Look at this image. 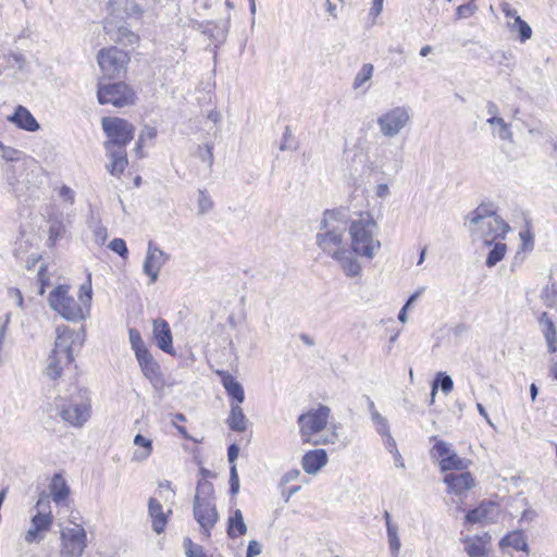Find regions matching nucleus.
I'll return each mask as SVG.
<instances>
[{"label": "nucleus", "mask_w": 557, "mask_h": 557, "mask_svg": "<svg viewBox=\"0 0 557 557\" xmlns=\"http://www.w3.org/2000/svg\"><path fill=\"white\" fill-rule=\"evenodd\" d=\"M114 11H123L128 17L138 18L148 7L147 0H113Z\"/></svg>", "instance_id": "24"}, {"label": "nucleus", "mask_w": 557, "mask_h": 557, "mask_svg": "<svg viewBox=\"0 0 557 557\" xmlns=\"http://www.w3.org/2000/svg\"><path fill=\"white\" fill-rule=\"evenodd\" d=\"M502 11L508 21H515L517 16H520L516 9H513L509 3L502 4Z\"/></svg>", "instance_id": "61"}, {"label": "nucleus", "mask_w": 557, "mask_h": 557, "mask_svg": "<svg viewBox=\"0 0 557 557\" xmlns=\"http://www.w3.org/2000/svg\"><path fill=\"white\" fill-rule=\"evenodd\" d=\"M137 362L141 369L144 376L149 380V382L158 387L163 384V379L160 370L159 363L156 361L153 356L147 349L141 351L140 354L135 356Z\"/></svg>", "instance_id": "16"}, {"label": "nucleus", "mask_w": 557, "mask_h": 557, "mask_svg": "<svg viewBox=\"0 0 557 557\" xmlns=\"http://www.w3.org/2000/svg\"><path fill=\"white\" fill-rule=\"evenodd\" d=\"M87 547V533L81 524L61 531V556L82 557Z\"/></svg>", "instance_id": "11"}, {"label": "nucleus", "mask_w": 557, "mask_h": 557, "mask_svg": "<svg viewBox=\"0 0 557 557\" xmlns=\"http://www.w3.org/2000/svg\"><path fill=\"white\" fill-rule=\"evenodd\" d=\"M290 139H292V129L289 126H286L285 132L283 134L282 143L280 145V150L284 151V150L293 149V146L289 143Z\"/></svg>", "instance_id": "57"}, {"label": "nucleus", "mask_w": 557, "mask_h": 557, "mask_svg": "<svg viewBox=\"0 0 557 557\" xmlns=\"http://www.w3.org/2000/svg\"><path fill=\"white\" fill-rule=\"evenodd\" d=\"M109 248L116 252L120 257L126 258L128 250L124 239L114 238L109 243Z\"/></svg>", "instance_id": "52"}, {"label": "nucleus", "mask_w": 557, "mask_h": 557, "mask_svg": "<svg viewBox=\"0 0 557 557\" xmlns=\"http://www.w3.org/2000/svg\"><path fill=\"white\" fill-rule=\"evenodd\" d=\"M327 462V454L324 449H313L306 453L301 459V466L306 473H318Z\"/></svg>", "instance_id": "20"}, {"label": "nucleus", "mask_w": 557, "mask_h": 557, "mask_svg": "<svg viewBox=\"0 0 557 557\" xmlns=\"http://www.w3.org/2000/svg\"><path fill=\"white\" fill-rule=\"evenodd\" d=\"M104 34L109 37L110 41L123 46H134L139 41L138 35L133 33L125 25L117 26L112 18H108L103 25Z\"/></svg>", "instance_id": "15"}, {"label": "nucleus", "mask_w": 557, "mask_h": 557, "mask_svg": "<svg viewBox=\"0 0 557 557\" xmlns=\"http://www.w3.org/2000/svg\"><path fill=\"white\" fill-rule=\"evenodd\" d=\"M156 136H157V129L154 127L145 126L144 129L141 131L138 141H137V150L141 149L144 141L146 139H153Z\"/></svg>", "instance_id": "54"}, {"label": "nucleus", "mask_w": 557, "mask_h": 557, "mask_svg": "<svg viewBox=\"0 0 557 557\" xmlns=\"http://www.w3.org/2000/svg\"><path fill=\"white\" fill-rule=\"evenodd\" d=\"M377 224L368 212L361 213L359 219L352 220L348 225L351 239V250L355 255L373 259L381 248V243L375 238Z\"/></svg>", "instance_id": "2"}, {"label": "nucleus", "mask_w": 557, "mask_h": 557, "mask_svg": "<svg viewBox=\"0 0 557 557\" xmlns=\"http://www.w3.org/2000/svg\"><path fill=\"white\" fill-rule=\"evenodd\" d=\"M97 98L101 104L121 108L135 102L134 90L125 83L98 84Z\"/></svg>", "instance_id": "9"}, {"label": "nucleus", "mask_w": 557, "mask_h": 557, "mask_svg": "<svg viewBox=\"0 0 557 557\" xmlns=\"http://www.w3.org/2000/svg\"><path fill=\"white\" fill-rule=\"evenodd\" d=\"M478 11V5L474 0H470L469 2L459 5L456 9L457 18H467L472 16Z\"/></svg>", "instance_id": "48"}, {"label": "nucleus", "mask_w": 557, "mask_h": 557, "mask_svg": "<svg viewBox=\"0 0 557 557\" xmlns=\"http://www.w3.org/2000/svg\"><path fill=\"white\" fill-rule=\"evenodd\" d=\"M433 449L435 450L437 456L441 457V459L445 458L446 456H448L451 453L449 445L444 441H437L435 443Z\"/></svg>", "instance_id": "55"}, {"label": "nucleus", "mask_w": 557, "mask_h": 557, "mask_svg": "<svg viewBox=\"0 0 557 557\" xmlns=\"http://www.w3.org/2000/svg\"><path fill=\"white\" fill-rule=\"evenodd\" d=\"M49 245L53 246L55 242L63 237L65 233V227L60 220H52L49 225Z\"/></svg>", "instance_id": "41"}, {"label": "nucleus", "mask_w": 557, "mask_h": 557, "mask_svg": "<svg viewBox=\"0 0 557 557\" xmlns=\"http://www.w3.org/2000/svg\"><path fill=\"white\" fill-rule=\"evenodd\" d=\"M94 236H95V242L98 245H103L108 237L107 228L102 225H97L94 228Z\"/></svg>", "instance_id": "56"}, {"label": "nucleus", "mask_w": 557, "mask_h": 557, "mask_svg": "<svg viewBox=\"0 0 557 557\" xmlns=\"http://www.w3.org/2000/svg\"><path fill=\"white\" fill-rule=\"evenodd\" d=\"M84 337L79 332L71 330L69 326L57 327V338L52 354L49 356L46 374L57 380L61 376L63 366L74 361L73 346L78 342L83 345Z\"/></svg>", "instance_id": "3"}, {"label": "nucleus", "mask_w": 557, "mask_h": 557, "mask_svg": "<svg viewBox=\"0 0 557 557\" xmlns=\"http://www.w3.org/2000/svg\"><path fill=\"white\" fill-rule=\"evenodd\" d=\"M506 249H507V247L505 244L496 243L493 246V248L490 250L486 261H485V264L488 268L496 265L505 257Z\"/></svg>", "instance_id": "38"}, {"label": "nucleus", "mask_w": 557, "mask_h": 557, "mask_svg": "<svg viewBox=\"0 0 557 557\" xmlns=\"http://www.w3.org/2000/svg\"><path fill=\"white\" fill-rule=\"evenodd\" d=\"M352 253V250L350 251L347 248H345L332 257L335 261L339 263L346 276L349 277L359 276L361 273V265Z\"/></svg>", "instance_id": "21"}, {"label": "nucleus", "mask_w": 557, "mask_h": 557, "mask_svg": "<svg viewBox=\"0 0 557 557\" xmlns=\"http://www.w3.org/2000/svg\"><path fill=\"white\" fill-rule=\"evenodd\" d=\"M330 411L327 406L320 405L317 409L299 416L298 424L304 443H310L312 445L334 443V440L337 437L335 432H333L331 436H318L327 424Z\"/></svg>", "instance_id": "6"}, {"label": "nucleus", "mask_w": 557, "mask_h": 557, "mask_svg": "<svg viewBox=\"0 0 557 557\" xmlns=\"http://www.w3.org/2000/svg\"><path fill=\"white\" fill-rule=\"evenodd\" d=\"M134 444L136 446L143 447L144 451L134 453V459L138 461L146 460L152 453V441L145 437L141 434H137L134 437Z\"/></svg>", "instance_id": "37"}, {"label": "nucleus", "mask_w": 557, "mask_h": 557, "mask_svg": "<svg viewBox=\"0 0 557 557\" xmlns=\"http://www.w3.org/2000/svg\"><path fill=\"white\" fill-rule=\"evenodd\" d=\"M382 440H383L385 448L391 454H394V453H396V450H398L397 449V445H396V441L392 436L391 432H388L387 435H382Z\"/></svg>", "instance_id": "59"}, {"label": "nucleus", "mask_w": 557, "mask_h": 557, "mask_svg": "<svg viewBox=\"0 0 557 557\" xmlns=\"http://www.w3.org/2000/svg\"><path fill=\"white\" fill-rule=\"evenodd\" d=\"M228 24L230 18L221 23L211 21V23H209V27L203 30V35L218 44H222L226 39L228 33Z\"/></svg>", "instance_id": "30"}, {"label": "nucleus", "mask_w": 557, "mask_h": 557, "mask_svg": "<svg viewBox=\"0 0 557 557\" xmlns=\"http://www.w3.org/2000/svg\"><path fill=\"white\" fill-rule=\"evenodd\" d=\"M59 414L64 422L81 428L90 417V403L87 398L81 401L71 399L66 406L62 407Z\"/></svg>", "instance_id": "13"}, {"label": "nucleus", "mask_w": 557, "mask_h": 557, "mask_svg": "<svg viewBox=\"0 0 557 557\" xmlns=\"http://www.w3.org/2000/svg\"><path fill=\"white\" fill-rule=\"evenodd\" d=\"M79 301L84 305L86 308V311H89L90 309V301L92 297V290H91V274L88 273L87 282L83 284L79 288Z\"/></svg>", "instance_id": "42"}, {"label": "nucleus", "mask_w": 557, "mask_h": 557, "mask_svg": "<svg viewBox=\"0 0 557 557\" xmlns=\"http://www.w3.org/2000/svg\"><path fill=\"white\" fill-rule=\"evenodd\" d=\"M410 122L409 109L405 106L394 107L382 113L376 123L384 137H396Z\"/></svg>", "instance_id": "10"}, {"label": "nucleus", "mask_w": 557, "mask_h": 557, "mask_svg": "<svg viewBox=\"0 0 557 557\" xmlns=\"http://www.w3.org/2000/svg\"><path fill=\"white\" fill-rule=\"evenodd\" d=\"M374 67L371 63H366L362 65L361 70L357 73L352 87L354 89L361 88L367 82L372 78Z\"/></svg>", "instance_id": "39"}, {"label": "nucleus", "mask_w": 557, "mask_h": 557, "mask_svg": "<svg viewBox=\"0 0 557 557\" xmlns=\"http://www.w3.org/2000/svg\"><path fill=\"white\" fill-rule=\"evenodd\" d=\"M491 126L494 127L493 134L498 136L502 140H511L512 133L510 131V125L504 121V119L499 116L488 117L486 121Z\"/></svg>", "instance_id": "36"}, {"label": "nucleus", "mask_w": 557, "mask_h": 557, "mask_svg": "<svg viewBox=\"0 0 557 557\" xmlns=\"http://www.w3.org/2000/svg\"><path fill=\"white\" fill-rule=\"evenodd\" d=\"M184 546L187 547V557H208L202 546L193 544V542L189 539L185 540Z\"/></svg>", "instance_id": "51"}, {"label": "nucleus", "mask_w": 557, "mask_h": 557, "mask_svg": "<svg viewBox=\"0 0 557 557\" xmlns=\"http://www.w3.org/2000/svg\"><path fill=\"white\" fill-rule=\"evenodd\" d=\"M51 523L52 518L50 515L37 513L32 518V525L35 528V530H48Z\"/></svg>", "instance_id": "47"}, {"label": "nucleus", "mask_w": 557, "mask_h": 557, "mask_svg": "<svg viewBox=\"0 0 557 557\" xmlns=\"http://www.w3.org/2000/svg\"><path fill=\"white\" fill-rule=\"evenodd\" d=\"M60 196L65 200H69L71 203L74 201V191L67 186H62L60 189Z\"/></svg>", "instance_id": "63"}, {"label": "nucleus", "mask_w": 557, "mask_h": 557, "mask_svg": "<svg viewBox=\"0 0 557 557\" xmlns=\"http://www.w3.org/2000/svg\"><path fill=\"white\" fill-rule=\"evenodd\" d=\"M9 63L12 67L18 72H24L26 69L27 61L25 57L20 52H13L9 55Z\"/></svg>", "instance_id": "50"}, {"label": "nucleus", "mask_w": 557, "mask_h": 557, "mask_svg": "<svg viewBox=\"0 0 557 557\" xmlns=\"http://www.w3.org/2000/svg\"><path fill=\"white\" fill-rule=\"evenodd\" d=\"M222 379V384L227 393V395L237 401L238 405L243 404L245 400V392L243 385L236 381V379L227 372L218 371Z\"/></svg>", "instance_id": "25"}, {"label": "nucleus", "mask_w": 557, "mask_h": 557, "mask_svg": "<svg viewBox=\"0 0 557 557\" xmlns=\"http://www.w3.org/2000/svg\"><path fill=\"white\" fill-rule=\"evenodd\" d=\"M213 201L206 190L198 191V213L203 215L212 210Z\"/></svg>", "instance_id": "45"}, {"label": "nucleus", "mask_w": 557, "mask_h": 557, "mask_svg": "<svg viewBox=\"0 0 557 557\" xmlns=\"http://www.w3.org/2000/svg\"><path fill=\"white\" fill-rule=\"evenodd\" d=\"M239 492V478L236 469V465L230 468V493L236 495Z\"/></svg>", "instance_id": "53"}, {"label": "nucleus", "mask_w": 557, "mask_h": 557, "mask_svg": "<svg viewBox=\"0 0 557 557\" xmlns=\"http://www.w3.org/2000/svg\"><path fill=\"white\" fill-rule=\"evenodd\" d=\"M97 61L103 76L111 79L125 74L129 57L125 51L116 47H110L98 52Z\"/></svg>", "instance_id": "8"}, {"label": "nucleus", "mask_w": 557, "mask_h": 557, "mask_svg": "<svg viewBox=\"0 0 557 557\" xmlns=\"http://www.w3.org/2000/svg\"><path fill=\"white\" fill-rule=\"evenodd\" d=\"M387 536L389 548L393 555H396L400 549V540L398 537V527L394 523H388Z\"/></svg>", "instance_id": "44"}, {"label": "nucleus", "mask_w": 557, "mask_h": 557, "mask_svg": "<svg viewBox=\"0 0 557 557\" xmlns=\"http://www.w3.org/2000/svg\"><path fill=\"white\" fill-rule=\"evenodd\" d=\"M499 546L512 547L516 550L528 552V543L521 531H513L506 534L499 542Z\"/></svg>", "instance_id": "31"}, {"label": "nucleus", "mask_w": 557, "mask_h": 557, "mask_svg": "<svg viewBox=\"0 0 557 557\" xmlns=\"http://www.w3.org/2000/svg\"><path fill=\"white\" fill-rule=\"evenodd\" d=\"M226 423L232 431L244 432L247 429V418L238 404H232Z\"/></svg>", "instance_id": "28"}, {"label": "nucleus", "mask_w": 557, "mask_h": 557, "mask_svg": "<svg viewBox=\"0 0 557 557\" xmlns=\"http://www.w3.org/2000/svg\"><path fill=\"white\" fill-rule=\"evenodd\" d=\"M148 513L152 520V529L157 534H161L168 523V515L163 511V506L156 498L148 502Z\"/></svg>", "instance_id": "23"}, {"label": "nucleus", "mask_w": 557, "mask_h": 557, "mask_svg": "<svg viewBox=\"0 0 557 557\" xmlns=\"http://www.w3.org/2000/svg\"><path fill=\"white\" fill-rule=\"evenodd\" d=\"M539 323L542 326L549 352H555L557 350V331L553 320L547 312H543L539 318Z\"/></svg>", "instance_id": "26"}, {"label": "nucleus", "mask_w": 557, "mask_h": 557, "mask_svg": "<svg viewBox=\"0 0 557 557\" xmlns=\"http://www.w3.org/2000/svg\"><path fill=\"white\" fill-rule=\"evenodd\" d=\"M383 1L384 0H373L372 8L370 9V15L375 17L382 12Z\"/></svg>", "instance_id": "64"}, {"label": "nucleus", "mask_w": 557, "mask_h": 557, "mask_svg": "<svg viewBox=\"0 0 557 557\" xmlns=\"http://www.w3.org/2000/svg\"><path fill=\"white\" fill-rule=\"evenodd\" d=\"M169 258V255L160 249L153 242L148 243L143 271L147 276H149L151 284L157 282L160 270L166 263Z\"/></svg>", "instance_id": "14"}, {"label": "nucleus", "mask_w": 557, "mask_h": 557, "mask_svg": "<svg viewBox=\"0 0 557 557\" xmlns=\"http://www.w3.org/2000/svg\"><path fill=\"white\" fill-rule=\"evenodd\" d=\"M470 461L459 457L455 451H451L448 456L441 459L440 467L443 472L449 470H466Z\"/></svg>", "instance_id": "33"}, {"label": "nucleus", "mask_w": 557, "mask_h": 557, "mask_svg": "<svg viewBox=\"0 0 557 557\" xmlns=\"http://www.w3.org/2000/svg\"><path fill=\"white\" fill-rule=\"evenodd\" d=\"M205 148H206V150L200 156V158L202 161H206L208 163L209 168H211L213 164V152H212L213 146L211 144H206Z\"/></svg>", "instance_id": "60"}, {"label": "nucleus", "mask_w": 557, "mask_h": 557, "mask_svg": "<svg viewBox=\"0 0 557 557\" xmlns=\"http://www.w3.org/2000/svg\"><path fill=\"white\" fill-rule=\"evenodd\" d=\"M507 27L511 33H517L521 42H525L532 37L531 26L521 16H517L515 21H507Z\"/></svg>", "instance_id": "34"}, {"label": "nucleus", "mask_w": 557, "mask_h": 557, "mask_svg": "<svg viewBox=\"0 0 557 557\" xmlns=\"http://www.w3.org/2000/svg\"><path fill=\"white\" fill-rule=\"evenodd\" d=\"M261 553H262V545L258 541L252 540L248 543L246 555L255 557V556L260 555Z\"/></svg>", "instance_id": "58"}, {"label": "nucleus", "mask_w": 557, "mask_h": 557, "mask_svg": "<svg viewBox=\"0 0 557 557\" xmlns=\"http://www.w3.org/2000/svg\"><path fill=\"white\" fill-rule=\"evenodd\" d=\"M22 151L7 147L0 141V157L5 161H17L21 159Z\"/></svg>", "instance_id": "49"}, {"label": "nucleus", "mask_w": 557, "mask_h": 557, "mask_svg": "<svg viewBox=\"0 0 557 557\" xmlns=\"http://www.w3.org/2000/svg\"><path fill=\"white\" fill-rule=\"evenodd\" d=\"M371 421L379 435H387V433L391 432L387 419L383 417L381 413H373Z\"/></svg>", "instance_id": "46"}, {"label": "nucleus", "mask_w": 557, "mask_h": 557, "mask_svg": "<svg viewBox=\"0 0 557 557\" xmlns=\"http://www.w3.org/2000/svg\"><path fill=\"white\" fill-rule=\"evenodd\" d=\"M193 513L200 525L202 533L209 537L211 530L219 520L215 507L213 484L207 480H199L194 496Z\"/></svg>", "instance_id": "5"}, {"label": "nucleus", "mask_w": 557, "mask_h": 557, "mask_svg": "<svg viewBox=\"0 0 557 557\" xmlns=\"http://www.w3.org/2000/svg\"><path fill=\"white\" fill-rule=\"evenodd\" d=\"M128 338H129V344H131L132 349L134 350L135 356L140 354L141 351H145L148 349L146 347L138 330L129 329L128 330Z\"/></svg>", "instance_id": "43"}, {"label": "nucleus", "mask_w": 557, "mask_h": 557, "mask_svg": "<svg viewBox=\"0 0 557 557\" xmlns=\"http://www.w3.org/2000/svg\"><path fill=\"white\" fill-rule=\"evenodd\" d=\"M9 121L27 132H35L39 129V123L36 121L34 115L23 106H17L14 113L9 117Z\"/></svg>", "instance_id": "22"}, {"label": "nucleus", "mask_w": 557, "mask_h": 557, "mask_svg": "<svg viewBox=\"0 0 557 557\" xmlns=\"http://www.w3.org/2000/svg\"><path fill=\"white\" fill-rule=\"evenodd\" d=\"M248 528L244 521V516L240 509H235L233 515L228 518L226 533L231 539L245 535Z\"/></svg>", "instance_id": "27"}, {"label": "nucleus", "mask_w": 557, "mask_h": 557, "mask_svg": "<svg viewBox=\"0 0 557 557\" xmlns=\"http://www.w3.org/2000/svg\"><path fill=\"white\" fill-rule=\"evenodd\" d=\"M472 226L471 235L473 239L482 240L485 246H491L496 239L504 238L509 231V225L500 216Z\"/></svg>", "instance_id": "12"}, {"label": "nucleus", "mask_w": 557, "mask_h": 557, "mask_svg": "<svg viewBox=\"0 0 557 557\" xmlns=\"http://www.w3.org/2000/svg\"><path fill=\"white\" fill-rule=\"evenodd\" d=\"M52 499L55 503H60L65 499V497L70 493V488L63 479V476L59 473L54 474L50 484Z\"/></svg>", "instance_id": "32"}, {"label": "nucleus", "mask_w": 557, "mask_h": 557, "mask_svg": "<svg viewBox=\"0 0 557 557\" xmlns=\"http://www.w3.org/2000/svg\"><path fill=\"white\" fill-rule=\"evenodd\" d=\"M438 388H441V391L445 395L449 394L453 391L454 381L450 377V375H448L445 372H438L436 374V376L433 381V384H432V392H431L432 401H434V397H435Z\"/></svg>", "instance_id": "35"}, {"label": "nucleus", "mask_w": 557, "mask_h": 557, "mask_svg": "<svg viewBox=\"0 0 557 557\" xmlns=\"http://www.w3.org/2000/svg\"><path fill=\"white\" fill-rule=\"evenodd\" d=\"M323 215L315 236L317 245L323 252L333 257L345 249L343 240L348 231V223L337 211L326 210Z\"/></svg>", "instance_id": "4"}, {"label": "nucleus", "mask_w": 557, "mask_h": 557, "mask_svg": "<svg viewBox=\"0 0 557 557\" xmlns=\"http://www.w3.org/2000/svg\"><path fill=\"white\" fill-rule=\"evenodd\" d=\"M239 454V447L237 444H231L227 448L228 462L233 466Z\"/></svg>", "instance_id": "62"}, {"label": "nucleus", "mask_w": 557, "mask_h": 557, "mask_svg": "<svg viewBox=\"0 0 557 557\" xmlns=\"http://www.w3.org/2000/svg\"><path fill=\"white\" fill-rule=\"evenodd\" d=\"M463 543L467 544L466 552L469 557H485L487 549L484 545L478 544L472 537L467 536L463 540Z\"/></svg>", "instance_id": "40"}, {"label": "nucleus", "mask_w": 557, "mask_h": 557, "mask_svg": "<svg viewBox=\"0 0 557 557\" xmlns=\"http://www.w3.org/2000/svg\"><path fill=\"white\" fill-rule=\"evenodd\" d=\"M69 285H59L50 292L48 301L52 310L61 314L65 320L78 322L84 320L89 311L83 304L77 302L70 294Z\"/></svg>", "instance_id": "7"}, {"label": "nucleus", "mask_w": 557, "mask_h": 557, "mask_svg": "<svg viewBox=\"0 0 557 557\" xmlns=\"http://www.w3.org/2000/svg\"><path fill=\"white\" fill-rule=\"evenodd\" d=\"M101 126L107 136L103 143L110 162L106 165L109 173L120 176L128 164L126 146L133 140L135 127L128 121L117 116H104Z\"/></svg>", "instance_id": "1"}, {"label": "nucleus", "mask_w": 557, "mask_h": 557, "mask_svg": "<svg viewBox=\"0 0 557 557\" xmlns=\"http://www.w3.org/2000/svg\"><path fill=\"white\" fill-rule=\"evenodd\" d=\"M492 203H481L467 218L470 225L484 223L485 221L498 218Z\"/></svg>", "instance_id": "29"}, {"label": "nucleus", "mask_w": 557, "mask_h": 557, "mask_svg": "<svg viewBox=\"0 0 557 557\" xmlns=\"http://www.w3.org/2000/svg\"><path fill=\"white\" fill-rule=\"evenodd\" d=\"M444 482L447 484L448 491L458 496H462L474 485V479L468 471L459 474H446L444 478Z\"/></svg>", "instance_id": "19"}, {"label": "nucleus", "mask_w": 557, "mask_h": 557, "mask_svg": "<svg viewBox=\"0 0 557 557\" xmlns=\"http://www.w3.org/2000/svg\"><path fill=\"white\" fill-rule=\"evenodd\" d=\"M498 516L497 505L491 502H483L474 509H471L466 515V522L468 523H490L495 521Z\"/></svg>", "instance_id": "18"}, {"label": "nucleus", "mask_w": 557, "mask_h": 557, "mask_svg": "<svg viewBox=\"0 0 557 557\" xmlns=\"http://www.w3.org/2000/svg\"><path fill=\"white\" fill-rule=\"evenodd\" d=\"M153 324V338L159 349L169 354L175 355L173 348L172 332L169 323L163 319H156Z\"/></svg>", "instance_id": "17"}]
</instances>
